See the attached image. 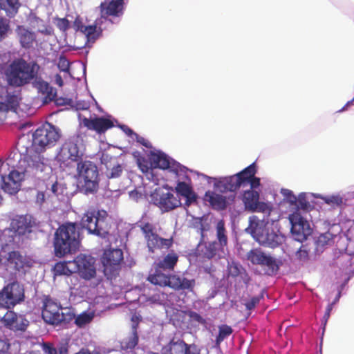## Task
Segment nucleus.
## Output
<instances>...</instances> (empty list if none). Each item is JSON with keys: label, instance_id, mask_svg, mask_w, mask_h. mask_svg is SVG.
I'll return each instance as SVG.
<instances>
[{"label": "nucleus", "instance_id": "f257e3e1", "mask_svg": "<svg viewBox=\"0 0 354 354\" xmlns=\"http://www.w3.org/2000/svg\"><path fill=\"white\" fill-rule=\"evenodd\" d=\"M39 68L36 62H28L21 57L16 58L6 66L4 75L9 86L22 87L32 82Z\"/></svg>", "mask_w": 354, "mask_h": 354}, {"label": "nucleus", "instance_id": "f03ea898", "mask_svg": "<svg viewBox=\"0 0 354 354\" xmlns=\"http://www.w3.org/2000/svg\"><path fill=\"white\" fill-rule=\"evenodd\" d=\"M80 232L76 223L66 222L59 226L54 234L53 246L56 257L75 252L80 246Z\"/></svg>", "mask_w": 354, "mask_h": 354}, {"label": "nucleus", "instance_id": "7ed1b4c3", "mask_svg": "<svg viewBox=\"0 0 354 354\" xmlns=\"http://www.w3.org/2000/svg\"><path fill=\"white\" fill-rule=\"evenodd\" d=\"M161 268L155 266L153 272L147 277V281L151 283L160 287H169L175 291L188 290L192 292L196 285L194 279H188L177 274H166Z\"/></svg>", "mask_w": 354, "mask_h": 354}, {"label": "nucleus", "instance_id": "20e7f679", "mask_svg": "<svg viewBox=\"0 0 354 354\" xmlns=\"http://www.w3.org/2000/svg\"><path fill=\"white\" fill-rule=\"evenodd\" d=\"M246 232L261 245L271 248L278 247L283 241V236L266 227L263 221L251 220Z\"/></svg>", "mask_w": 354, "mask_h": 354}, {"label": "nucleus", "instance_id": "39448f33", "mask_svg": "<svg viewBox=\"0 0 354 354\" xmlns=\"http://www.w3.org/2000/svg\"><path fill=\"white\" fill-rule=\"evenodd\" d=\"M107 216L106 211L88 209L82 217L80 225L82 229H86L89 234L105 238L109 233Z\"/></svg>", "mask_w": 354, "mask_h": 354}, {"label": "nucleus", "instance_id": "423d86ee", "mask_svg": "<svg viewBox=\"0 0 354 354\" xmlns=\"http://www.w3.org/2000/svg\"><path fill=\"white\" fill-rule=\"evenodd\" d=\"M61 136V130L46 122L33 133L32 146L37 152H44L54 147Z\"/></svg>", "mask_w": 354, "mask_h": 354}, {"label": "nucleus", "instance_id": "0eeeda50", "mask_svg": "<svg viewBox=\"0 0 354 354\" xmlns=\"http://www.w3.org/2000/svg\"><path fill=\"white\" fill-rule=\"evenodd\" d=\"M144 235L147 247L150 252L153 253L156 250L169 249L174 243L173 238L165 239L160 237L156 231L155 226L145 221H140L138 224Z\"/></svg>", "mask_w": 354, "mask_h": 354}, {"label": "nucleus", "instance_id": "6e6552de", "mask_svg": "<svg viewBox=\"0 0 354 354\" xmlns=\"http://www.w3.org/2000/svg\"><path fill=\"white\" fill-rule=\"evenodd\" d=\"M79 176L84 179L86 193L95 192L98 189V170L95 164L89 160H80L77 165Z\"/></svg>", "mask_w": 354, "mask_h": 354}, {"label": "nucleus", "instance_id": "1a4fd4ad", "mask_svg": "<svg viewBox=\"0 0 354 354\" xmlns=\"http://www.w3.org/2000/svg\"><path fill=\"white\" fill-rule=\"evenodd\" d=\"M122 261L123 252L121 249H109L104 252L102 263L107 279L111 280L119 274Z\"/></svg>", "mask_w": 354, "mask_h": 354}, {"label": "nucleus", "instance_id": "9d476101", "mask_svg": "<svg viewBox=\"0 0 354 354\" xmlns=\"http://www.w3.org/2000/svg\"><path fill=\"white\" fill-rule=\"evenodd\" d=\"M247 173L250 174L249 176H252L250 167L245 168L235 175L220 178L215 180L214 187L217 191L222 193L235 192L241 186L245 185V180L248 178H243V176L244 174H247Z\"/></svg>", "mask_w": 354, "mask_h": 354}, {"label": "nucleus", "instance_id": "9b49d317", "mask_svg": "<svg viewBox=\"0 0 354 354\" xmlns=\"http://www.w3.org/2000/svg\"><path fill=\"white\" fill-rule=\"evenodd\" d=\"M24 292L18 283H11L0 291V307L11 308L23 301Z\"/></svg>", "mask_w": 354, "mask_h": 354}, {"label": "nucleus", "instance_id": "f8f14e48", "mask_svg": "<svg viewBox=\"0 0 354 354\" xmlns=\"http://www.w3.org/2000/svg\"><path fill=\"white\" fill-rule=\"evenodd\" d=\"M83 154L77 143L72 140L66 141L57 155V160L62 165H69L72 162L82 160Z\"/></svg>", "mask_w": 354, "mask_h": 354}, {"label": "nucleus", "instance_id": "ddd939ff", "mask_svg": "<svg viewBox=\"0 0 354 354\" xmlns=\"http://www.w3.org/2000/svg\"><path fill=\"white\" fill-rule=\"evenodd\" d=\"M41 317L44 321L50 325L59 326L62 306L53 300L50 296H44L42 301Z\"/></svg>", "mask_w": 354, "mask_h": 354}, {"label": "nucleus", "instance_id": "4468645a", "mask_svg": "<svg viewBox=\"0 0 354 354\" xmlns=\"http://www.w3.org/2000/svg\"><path fill=\"white\" fill-rule=\"evenodd\" d=\"M75 272L86 279L90 280L96 275L95 259L91 256L80 254L73 259Z\"/></svg>", "mask_w": 354, "mask_h": 354}, {"label": "nucleus", "instance_id": "2eb2a0df", "mask_svg": "<svg viewBox=\"0 0 354 354\" xmlns=\"http://www.w3.org/2000/svg\"><path fill=\"white\" fill-rule=\"evenodd\" d=\"M248 259L254 265H261L268 267V274L272 275L279 270V266L276 259L271 256L266 255L260 249H253L248 252Z\"/></svg>", "mask_w": 354, "mask_h": 354}, {"label": "nucleus", "instance_id": "dca6fc26", "mask_svg": "<svg viewBox=\"0 0 354 354\" xmlns=\"http://www.w3.org/2000/svg\"><path fill=\"white\" fill-rule=\"evenodd\" d=\"M151 197L153 204L163 212L171 211L181 205L180 200L170 192L156 190Z\"/></svg>", "mask_w": 354, "mask_h": 354}, {"label": "nucleus", "instance_id": "f3484780", "mask_svg": "<svg viewBox=\"0 0 354 354\" xmlns=\"http://www.w3.org/2000/svg\"><path fill=\"white\" fill-rule=\"evenodd\" d=\"M259 193L254 189H248L244 192L243 201L245 208L252 212H261L270 214L271 208L264 202H260Z\"/></svg>", "mask_w": 354, "mask_h": 354}, {"label": "nucleus", "instance_id": "a211bd4d", "mask_svg": "<svg viewBox=\"0 0 354 354\" xmlns=\"http://www.w3.org/2000/svg\"><path fill=\"white\" fill-rule=\"evenodd\" d=\"M116 122L111 115L106 117L95 116L93 118H84L83 125L88 130L94 131L98 134L104 133L109 129L113 128Z\"/></svg>", "mask_w": 354, "mask_h": 354}, {"label": "nucleus", "instance_id": "6ab92c4d", "mask_svg": "<svg viewBox=\"0 0 354 354\" xmlns=\"http://www.w3.org/2000/svg\"><path fill=\"white\" fill-rule=\"evenodd\" d=\"M124 0L104 1L100 3L101 17L108 19L109 17H120L124 12Z\"/></svg>", "mask_w": 354, "mask_h": 354}, {"label": "nucleus", "instance_id": "aec40b11", "mask_svg": "<svg viewBox=\"0 0 354 354\" xmlns=\"http://www.w3.org/2000/svg\"><path fill=\"white\" fill-rule=\"evenodd\" d=\"M6 266L12 270L20 271L32 266L31 261L19 251H11L8 253L5 261Z\"/></svg>", "mask_w": 354, "mask_h": 354}, {"label": "nucleus", "instance_id": "412c9836", "mask_svg": "<svg viewBox=\"0 0 354 354\" xmlns=\"http://www.w3.org/2000/svg\"><path fill=\"white\" fill-rule=\"evenodd\" d=\"M1 189L6 193L13 195L20 190L22 174L16 170H12L8 176H1Z\"/></svg>", "mask_w": 354, "mask_h": 354}, {"label": "nucleus", "instance_id": "4be33fe9", "mask_svg": "<svg viewBox=\"0 0 354 354\" xmlns=\"http://www.w3.org/2000/svg\"><path fill=\"white\" fill-rule=\"evenodd\" d=\"M17 39L21 48L30 49L37 44V35L35 32L22 25H19L15 29Z\"/></svg>", "mask_w": 354, "mask_h": 354}, {"label": "nucleus", "instance_id": "5701e85b", "mask_svg": "<svg viewBox=\"0 0 354 354\" xmlns=\"http://www.w3.org/2000/svg\"><path fill=\"white\" fill-rule=\"evenodd\" d=\"M3 322L7 328L14 331H24L28 325L26 319L11 310L4 315Z\"/></svg>", "mask_w": 354, "mask_h": 354}, {"label": "nucleus", "instance_id": "b1692460", "mask_svg": "<svg viewBox=\"0 0 354 354\" xmlns=\"http://www.w3.org/2000/svg\"><path fill=\"white\" fill-rule=\"evenodd\" d=\"M23 155V160L27 162L28 167L36 171H42L44 165V158L41 156V152H37L34 148L29 149L26 148L24 151H20Z\"/></svg>", "mask_w": 354, "mask_h": 354}, {"label": "nucleus", "instance_id": "393cba45", "mask_svg": "<svg viewBox=\"0 0 354 354\" xmlns=\"http://www.w3.org/2000/svg\"><path fill=\"white\" fill-rule=\"evenodd\" d=\"M32 83L33 86L37 90L38 93L44 96V104L52 102L55 97H56V90L41 77L38 78L37 76Z\"/></svg>", "mask_w": 354, "mask_h": 354}, {"label": "nucleus", "instance_id": "a878e982", "mask_svg": "<svg viewBox=\"0 0 354 354\" xmlns=\"http://www.w3.org/2000/svg\"><path fill=\"white\" fill-rule=\"evenodd\" d=\"M289 219L292 225L291 230L292 232L305 234L310 230L308 222L301 215L298 210L291 214Z\"/></svg>", "mask_w": 354, "mask_h": 354}, {"label": "nucleus", "instance_id": "bb28decb", "mask_svg": "<svg viewBox=\"0 0 354 354\" xmlns=\"http://www.w3.org/2000/svg\"><path fill=\"white\" fill-rule=\"evenodd\" d=\"M12 228L19 235H24L32 232L33 226L30 216H19L12 220L11 223Z\"/></svg>", "mask_w": 354, "mask_h": 354}, {"label": "nucleus", "instance_id": "cd10ccee", "mask_svg": "<svg viewBox=\"0 0 354 354\" xmlns=\"http://www.w3.org/2000/svg\"><path fill=\"white\" fill-rule=\"evenodd\" d=\"M175 189L178 194L185 198L187 206H189L196 201L197 196L189 184L185 182H178Z\"/></svg>", "mask_w": 354, "mask_h": 354}, {"label": "nucleus", "instance_id": "c85d7f7f", "mask_svg": "<svg viewBox=\"0 0 354 354\" xmlns=\"http://www.w3.org/2000/svg\"><path fill=\"white\" fill-rule=\"evenodd\" d=\"M149 160H151L153 168L167 169L171 167V160L169 157L163 152H151L149 154Z\"/></svg>", "mask_w": 354, "mask_h": 354}, {"label": "nucleus", "instance_id": "c756f323", "mask_svg": "<svg viewBox=\"0 0 354 354\" xmlns=\"http://www.w3.org/2000/svg\"><path fill=\"white\" fill-rule=\"evenodd\" d=\"M204 199L205 201L208 202L214 209L223 210L227 207L226 198L214 192H207L205 194Z\"/></svg>", "mask_w": 354, "mask_h": 354}, {"label": "nucleus", "instance_id": "7c9ffc66", "mask_svg": "<svg viewBox=\"0 0 354 354\" xmlns=\"http://www.w3.org/2000/svg\"><path fill=\"white\" fill-rule=\"evenodd\" d=\"M161 352L162 354H186V343L183 339H172L162 348Z\"/></svg>", "mask_w": 354, "mask_h": 354}, {"label": "nucleus", "instance_id": "2f4dec72", "mask_svg": "<svg viewBox=\"0 0 354 354\" xmlns=\"http://www.w3.org/2000/svg\"><path fill=\"white\" fill-rule=\"evenodd\" d=\"M201 253L203 257L207 259H211L216 255L221 257V254H223L219 245L216 241L205 243L204 246L201 249Z\"/></svg>", "mask_w": 354, "mask_h": 354}, {"label": "nucleus", "instance_id": "473e14b6", "mask_svg": "<svg viewBox=\"0 0 354 354\" xmlns=\"http://www.w3.org/2000/svg\"><path fill=\"white\" fill-rule=\"evenodd\" d=\"M216 236L217 243L220 246L221 252L224 254V248L227 247L228 239L227 235V230L225 227V222L223 220H219L216 226Z\"/></svg>", "mask_w": 354, "mask_h": 354}, {"label": "nucleus", "instance_id": "72a5a7b5", "mask_svg": "<svg viewBox=\"0 0 354 354\" xmlns=\"http://www.w3.org/2000/svg\"><path fill=\"white\" fill-rule=\"evenodd\" d=\"M21 6L19 0H0V10H3L7 17H14Z\"/></svg>", "mask_w": 354, "mask_h": 354}, {"label": "nucleus", "instance_id": "f704fd0d", "mask_svg": "<svg viewBox=\"0 0 354 354\" xmlns=\"http://www.w3.org/2000/svg\"><path fill=\"white\" fill-rule=\"evenodd\" d=\"M178 261V255L175 252H171L168 253L163 258L162 260L159 261L156 264V266H157L159 268H161L162 270H168L169 271H171L174 270Z\"/></svg>", "mask_w": 354, "mask_h": 354}, {"label": "nucleus", "instance_id": "c9c22d12", "mask_svg": "<svg viewBox=\"0 0 354 354\" xmlns=\"http://www.w3.org/2000/svg\"><path fill=\"white\" fill-rule=\"evenodd\" d=\"M53 270L55 275L69 276L71 274L75 273L73 260L67 262H58L55 263Z\"/></svg>", "mask_w": 354, "mask_h": 354}, {"label": "nucleus", "instance_id": "e433bc0d", "mask_svg": "<svg viewBox=\"0 0 354 354\" xmlns=\"http://www.w3.org/2000/svg\"><path fill=\"white\" fill-rule=\"evenodd\" d=\"M138 331L131 330V334L120 342V346L123 350H133L138 345Z\"/></svg>", "mask_w": 354, "mask_h": 354}, {"label": "nucleus", "instance_id": "4c0bfd02", "mask_svg": "<svg viewBox=\"0 0 354 354\" xmlns=\"http://www.w3.org/2000/svg\"><path fill=\"white\" fill-rule=\"evenodd\" d=\"M41 347L45 354H68V352L66 344H61L57 349L52 343L43 342Z\"/></svg>", "mask_w": 354, "mask_h": 354}, {"label": "nucleus", "instance_id": "58836bf2", "mask_svg": "<svg viewBox=\"0 0 354 354\" xmlns=\"http://www.w3.org/2000/svg\"><path fill=\"white\" fill-rule=\"evenodd\" d=\"M82 33L86 37L87 41L89 42H95V40L100 36L102 30L100 28L97 27L96 24L85 26Z\"/></svg>", "mask_w": 354, "mask_h": 354}, {"label": "nucleus", "instance_id": "ea45409f", "mask_svg": "<svg viewBox=\"0 0 354 354\" xmlns=\"http://www.w3.org/2000/svg\"><path fill=\"white\" fill-rule=\"evenodd\" d=\"M248 167L251 169L252 176H249L250 174H244L243 178H248L245 180V184L250 183V189H254L260 186V178L255 176L257 173V167L255 162L252 163Z\"/></svg>", "mask_w": 354, "mask_h": 354}, {"label": "nucleus", "instance_id": "a19ab883", "mask_svg": "<svg viewBox=\"0 0 354 354\" xmlns=\"http://www.w3.org/2000/svg\"><path fill=\"white\" fill-rule=\"evenodd\" d=\"M5 106L4 112L8 113L9 111H15L19 106V100L17 95L15 94H8L6 95V102H2Z\"/></svg>", "mask_w": 354, "mask_h": 354}, {"label": "nucleus", "instance_id": "79ce46f5", "mask_svg": "<svg viewBox=\"0 0 354 354\" xmlns=\"http://www.w3.org/2000/svg\"><path fill=\"white\" fill-rule=\"evenodd\" d=\"M75 314L74 313L73 309L72 308H64V311L62 310L59 314V325L61 324H67L72 322L73 319L75 320Z\"/></svg>", "mask_w": 354, "mask_h": 354}, {"label": "nucleus", "instance_id": "37998d69", "mask_svg": "<svg viewBox=\"0 0 354 354\" xmlns=\"http://www.w3.org/2000/svg\"><path fill=\"white\" fill-rule=\"evenodd\" d=\"M233 332L231 326L223 324L218 327V335L216 338V344L219 346L220 344Z\"/></svg>", "mask_w": 354, "mask_h": 354}, {"label": "nucleus", "instance_id": "c03bdc74", "mask_svg": "<svg viewBox=\"0 0 354 354\" xmlns=\"http://www.w3.org/2000/svg\"><path fill=\"white\" fill-rule=\"evenodd\" d=\"M136 162L139 169L142 173L147 174L149 171L153 168L151 165V160H148L145 157L138 155L136 156Z\"/></svg>", "mask_w": 354, "mask_h": 354}, {"label": "nucleus", "instance_id": "a18cd8bd", "mask_svg": "<svg viewBox=\"0 0 354 354\" xmlns=\"http://www.w3.org/2000/svg\"><path fill=\"white\" fill-rule=\"evenodd\" d=\"M335 235L330 233L329 231L321 234L317 240V245L318 247H324L325 245H330L333 243V240Z\"/></svg>", "mask_w": 354, "mask_h": 354}, {"label": "nucleus", "instance_id": "49530a36", "mask_svg": "<svg viewBox=\"0 0 354 354\" xmlns=\"http://www.w3.org/2000/svg\"><path fill=\"white\" fill-rule=\"evenodd\" d=\"M93 315L83 313L75 318V324L80 328L89 324L93 319Z\"/></svg>", "mask_w": 354, "mask_h": 354}, {"label": "nucleus", "instance_id": "de8ad7c7", "mask_svg": "<svg viewBox=\"0 0 354 354\" xmlns=\"http://www.w3.org/2000/svg\"><path fill=\"white\" fill-rule=\"evenodd\" d=\"M297 209H302L304 211H308L310 208V204L306 198L305 194H300L298 196L297 203L296 205Z\"/></svg>", "mask_w": 354, "mask_h": 354}, {"label": "nucleus", "instance_id": "09e8293b", "mask_svg": "<svg viewBox=\"0 0 354 354\" xmlns=\"http://www.w3.org/2000/svg\"><path fill=\"white\" fill-rule=\"evenodd\" d=\"M322 199L326 204L333 207L339 206L342 204V198L339 195L326 196Z\"/></svg>", "mask_w": 354, "mask_h": 354}, {"label": "nucleus", "instance_id": "8fccbe9b", "mask_svg": "<svg viewBox=\"0 0 354 354\" xmlns=\"http://www.w3.org/2000/svg\"><path fill=\"white\" fill-rule=\"evenodd\" d=\"M55 24L57 28L62 32H66L71 27L69 21L66 18H55Z\"/></svg>", "mask_w": 354, "mask_h": 354}, {"label": "nucleus", "instance_id": "3c124183", "mask_svg": "<svg viewBox=\"0 0 354 354\" xmlns=\"http://www.w3.org/2000/svg\"><path fill=\"white\" fill-rule=\"evenodd\" d=\"M122 173V167L118 164L113 166L111 169H107L106 175L109 178H115L121 176Z\"/></svg>", "mask_w": 354, "mask_h": 354}, {"label": "nucleus", "instance_id": "603ef678", "mask_svg": "<svg viewBox=\"0 0 354 354\" xmlns=\"http://www.w3.org/2000/svg\"><path fill=\"white\" fill-rule=\"evenodd\" d=\"M9 28L10 26L8 20L3 17H0V41L6 37Z\"/></svg>", "mask_w": 354, "mask_h": 354}, {"label": "nucleus", "instance_id": "864d4df0", "mask_svg": "<svg viewBox=\"0 0 354 354\" xmlns=\"http://www.w3.org/2000/svg\"><path fill=\"white\" fill-rule=\"evenodd\" d=\"M57 66L60 71L68 72L69 71L70 63L65 56L61 55L58 59Z\"/></svg>", "mask_w": 354, "mask_h": 354}, {"label": "nucleus", "instance_id": "5fc2aeb1", "mask_svg": "<svg viewBox=\"0 0 354 354\" xmlns=\"http://www.w3.org/2000/svg\"><path fill=\"white\" fill-rule=\"evenodd\" d=\"M262 297L256 296L252 297L250 300L245 303V306L247 310H251L254 309L257 304H259L260 299Z\"/></svg>", "mask_w": 354, "mask_h": 354}, {"label": "nucleus", "instance_id": "6e6d98bb", "mask_svg": "<svg viewBox=\"0 0 354 354\" xmlns=\"http://www.w3.org/2000/svg\"><path fill=\"white\" fill-rule=\"evenodd\" d=\"M189 317L194 322H196L199 324H205L206 321L204 318H203L198 313L194 311H189L188 313Z\"/></svg>", "mask_w": 354, "mask_h": 354}, {"label": "nucleus", "instance_id": "4d7b16f0", "mask_svg": "<svg viewBox=\"0 0 354 354\" xmlns=\"http://www.w3.org/2000/svg\"><path fill=\"white\" fill-rule=\"evenodd\" d=\"M186 354H201V349L194 344H186Z\"/></svg>", "mask_w": 354, "mask_h": 354}, {"label": "nucleus", "instance_id": "13d9d810", "mask_svg": "<svg viewBox=\"0 0 354 354\" xmlns=\"http://www.w3.org/2000/svg\"><path fill=\"white\" fill-rule=\"evenodd\" d=\"M134 136L136 138V141L138 143L141 144L142 145L145 146V147L151 148L152 147L150 142L149 140H147V139H145V138L139 136L137 133H134Z\"/></svg>", "mask_w": 354, "mask_h": 354}, {"label": "nucleus", "instance_id": "bf43d9fd", "mask_svg": "<svg viewBox=\"0 0 354 354\" xmlns=\"http://www.w3.org/2000/svg\"><path fill=\"white\" fill-rule=\"evenodd\" d=\"M73 26L76 31H80L82 32L85 25L83 24L82 19L80 17H77L73 21Z\"/></svg>", "mask_w": 354, "mask_h": 354}, {"label": "nucleus", "instance_id": "052dcab7", "mask_svg": "<svg viewBox=\"0 0 354 354\" xmlns=\"http://www.w3.org/2000/svg\"><path fill=\"white\" fill-rule=\"evenodd\" d=\"M55 102L57 106H64L68 105L71 102V100L66 97H55V99L53 100Z\"/></svg>", "mask_w": 354, "mask_h": 354}, {"label": "nucleus", "instance_id": "680f3d73", "mask_svg": "<svg viewBox=\"0 0 354 354\" xmlns=\"http://www.w3.org/2000/svg\"><path fill=\"white\" fill-rule=\"evenodd\" d=\"M131 322H133L132 326H131V330L133 331H138V324L140 321V317L137 316L136 315H133L131 317Z\"/></svg>", "mask_w": 354, "mask_h": 354}, {"label": "nucleus", "instance_id": "e2e57ef3", "mask_svg": "<svg viewBox=\"0 0 354 354\" xmlns=\"http://www.w3.org/2000/svg\"><path fill=\"white\" fill-rule=\"evenodd\" d=\"M297 258L301 261H305L308 259V251L300 248L297 252Z\"/></svg>", "mask_w": 354, "mask_h": 354}, {"label": "nucleus", "instance_id": "0e129e2a", "mask_svg": "<svg viewBox=\"0 0 354 354\" xmlns=\"http://www.w3.org/2000/svg\"><path fill=\"white\" fill-rule=\"evenodd\" d=\"M333 304H334V303L329 304L327 306L326 308V311H325V313H324V317H323V319H324V320L325 322V323H324L325 324H326L328 319L330 317V312H331V310L333 309Z\"/></svg>", "mask_w": 354, "mask_h": 354}, {"label": "nucleus", "instance_id": "69168bd1", "mask_svg": "<svg viewBox=\"0 0 354 354\" xmlns=\"http://www.w3.org/2000/svg\"><path fill=\"white\" fill-rule=\"evenodd\" d=\"M9 344L6 341L0 339V354H5L9 349Z\"/></svg>", "mask_w": 354, "mask_h": 354}, {"label": "nucleus", "instance_id": "338daca9", "mask_svg": "<svg viewBox=\"0 0 354 354\" xmlns=\"http://www.w3.org/2000/svg\"><path fill=\"white\" fill-rule=\"evenodd\" d=\"M288 201L290 203L295 204V205L297 203L298 198L295 196L291 191L288 190Z\"/></svg>", "mask_w": 354, "mask_h": 354}, {"label": "nucleus", "instance_id": "774afa93", "mask_svg": "<svg viewBox=\"0 0 354 354\" xmlns=\"http://www.w3.org/2000/svg\"><path fill=\"white\" fill-rule=\"evenodd\" d=\"M59 184L56 181L52 185H51V188H50V190L52 192V193L55 195V196H58L59 195V192H58V187H59Z\"/></svg>", "mask_w": 354, "mask_h": 354}]
</instances>
